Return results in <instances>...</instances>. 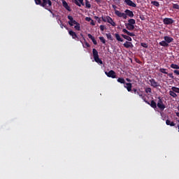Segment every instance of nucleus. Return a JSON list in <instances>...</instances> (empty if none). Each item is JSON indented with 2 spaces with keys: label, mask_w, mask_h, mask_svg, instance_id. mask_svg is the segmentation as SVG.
I'll return each instance as SVG.
<instances>
[{
  "label": "nucleus",
  "mask_w": 179,
  "mask_h": 179,
  "mask_svg": "<svg viewBox=\"0 0 179 179\" xmlns=\"http://www.w3.org/2000/svg\"><path fill=\"white\" fill-rule=\"evenodd\" d=\"M101 20H103V22H107V17L102 16Z\"/></svg>",
  "instance_id": "43"
},
{
  "label": "nucleus",
  "mask_w": 179,
  "mask_h": 179,
  "mask_svg": "<svg viewBox=\"0 0 179 179\" xmlns=\"http://www.w3.org/2000/svg\"><path fill=\"white\" fill-rule=\"evenodd\" d=\"M178 111H179V106H178Z\"/></svg>",
  "instance_id": "59"
},
{
  "label": "nucleus",
  "mask_w": 179,
  "mask_h": 179,
  "mask_svg": "<svg viewBox=\"0 0 179 179\" xmlns=\"http://www.w3.org/2000/svg\"><path fill=\"white\" fill-rule=\"evenodd\" d=\"M135 23H136V22L135 21V20H134V19H129V20H128L127 24H131V25L134 26V24H135Z\"/></svg>",
  "instance_id": "25"
},
{
  "label": "nucleus",
  "mask_w": 179,
  "mask_h": 179,
  "mask_svg": "<svg viewBox=\"0 0 179 179\" xmlns=\"http://www.w3.org/2000/svg\"><path fill=\"white\" fill-rule=\"evenodd\" d=\"M166 125H170V127H174L176 125L174 122H171L170 120H166Z\"/></svg>",
  "instance_id": "21"
},
{
  "label": "nucleus",
  "mask_w": 179,
  "mask_h": 179,
  "mask_svg": "<svg viewBox=\"0 0 179 179\" xmlns=\"http://www.w3.org/2000/svg\"><path fill=\"white\" fill-rule=\"evenodd\" d=\"M74 3H76V5H77V6H85V3L83 2V0H74Z\"/></svg>",
  "instance_id": "15"
},
{
  "label": "nucleus",
  "mask_w": 179,
  "mask_h": 179,
  "mask_svg": "<svg viewBox=\"0 0 179 179\" xmlns=\"http://www.w3.org/2000/svg\"><path fill=\"white\" fill-rule=\"evenodd\" d=\"M173 9H179V5L176 4V3H173Z\"/></svg>",
  "instance_id": "37"
},
{
  "label": "nucleus",
  "mask_w": 179,
  "mask_h": 179,
  "mask_svg": "<svg viewBox=\"0 0 179 179\" xmlns=\"http://www.w3.org/2000/svg\"><path fill=\"white\" fill-rule=\"evenodd\" d=\"M113 8L114 9H115V8H117V6H116L115 5H113Z\"/></svg>",
  "instance_id": "55"
},
{
  "label": "nucleus",
  "mask_w": 179,
  "mask_h": 179,
  "mask_svg": "<svg viewBox=\"0 0 179 179\" xmlns=\"http://www.w3.org/2000/svg\"><path fill=\"white\" fill-rule=\"evenodd\" d=\"M67 19L69 20L68 23L70 26H73V24H75L74 29L78 31H80V24L73 20V17H72V15H68Z\"/></svg>",
  "instance_id": "2"
},
{
  "label": "nucleus",
  "mask_w": 179,
  "mask_h": 179,
  "mask_svg": "<svg viewBox=\"0 0 179 179\" xmlns=\"http://www.w3.org/2000/svg\"><path fill=\"white\" fill-rule=\"evenodd\" d=\"M95 2H96L98 5H100V3H101V0H95Z\"/></svg>",
  "instance_id": "49"
},
{
  "label": "nucleus",
  "mask_w": 179,
  "mask_h": 179,
  "mask_svg": "<svg viewBox=\"0 0 179 179\" xmlns=\"http://www.w3.org/2000/svg\"><path fill=\"white\" fill-rule=\"evenodd\" d=\"M52 1H55V0H52Z\"/></svg>",
  "instance_id": "61"
},
{
  "label": "nucleus",
  "mask_w": 179,
  "mask_h": 179,
  "mask_svg": "<svg viewBox=\"0 0 179 179\" xmlns=\"http://www.w3.org/2000/svg\"><path fill=\"white\" fill-rule=\"evenodd\" d=\"M85 20L87 21V22H92V18L90 17H85Z\"/></svg>",
  "instance_id": "42"
},
{
  "label": "nucleus",
  "mask_w": 179,
  "mask_h": 179,
  "mask_svg": "<svg viewBox=\"0 0 179 179\" xmlns=\"http://www.w3.org/2000/svg\"><path fill=\"white\" fill-rule=\"evenodd\" d=\"M101 31H104L106 27L104 25H100L99 27Z\"/></svg>",
  "instance_id": "38"
},
{
  "label": "nucleus",
  "mask_w": 179,
  "mask_h": 179,
  "mask_svg": "<svg viewBox=\"0 0 179 179\" xmlns=\"http://www.w3.org/2000/svg\"><path fill=\"white\" fill-rule=\"evenodd\" d=\"M92 41L93 44H94V45H97V41H96V39L94 38H93L92 39Z\"/></svg>",
  "instance_id": "40"
},
{
  "label": "nucleus",
  "mask_w": 179,
  "mask_h": 179,
  "mask_svg": "<svg viewBox=\"0 0 179 179\" xmlns=\"http://www.w3.org/2000/svg\"><path fill=\"white\" fill-rule=\"evenodd\" d=\"M166 75H168L169 78H171V79H174V76H173V73H168Z\"/></svg>",
  "instance_id": "41"
},
{
  "label": "nucleus",
  "mask_w": 179,
  "mask_h": 179,
  "mask_svg": "<svg viewBox=\"0 0 179 179\" xmlns=\"http://www.w3.org/2000/svg\"><path fill=\"white\" fill-rule=\"evenodd\" d=\"M69 34L71 36L72 38H73L74 40H76V38H78V35L75 31L72 30L69 31Z\"/></svg>",
  "instance_id": "17"
},
{
  "label": "nucleus",
  "mask_w": 179,
  "mask_h": 179,
  "mask_svg": "<svg viewBox=\"0 0 179 179\" xmlns=\"http://www.w3.org/2000/svg\"><path fill=\"white\" fill-rule=\"evenodd\" d=\"M169 94L171 96V97H173V99H176V97H177V94H176V92H173V90L169 91Z\"/></svg>",
  "instance_id": "28"
},
{
  "label": "nucleus",
  "mask_w": 179,
  "mask_h": 179,
  "mask_svg": "<svg viewBox=\"0 0 179 179\" xmlns=\"http://www.w3.org/2000/svg\"><path fill=\"white\" fill-rule=\"evenodd\" d=\"M59 20L60 22V27H61V29H64V24H62V21L61 20H59Z\"/></svg>",
  "instance_id": "44"
},
{
  "label": "nucleus",
  "mask_w": 179,
  "mask_h": 179,
  "mask_svg": "<svg viewBox=\"0 0 179 179\" xmlns=\"http://www.w3.org/2000/svg\"><path fill=\"white\" fill-rule=\"evenodd\" d=\"M85 6L88 9H90V8H92V5L90 4V1L85 0Z\"/></svg>",
  "instance_id": "24"
},
{
  "label": "nucleus",
  "mask_w": 179,
  "mask_h": 179,
  "mask_svg": "<svg viewBox=\"0 0 179 179\" xmlns=\"http://www.w3.org/2000/svg\"><path fill=\"white\" fill-rule=\"evenodd\" d=\"M148 105L150 106V107H152V108H157V103H156L154 100H152L151 102L150 103V104H148Z\"/></svg>",
  "instance_id": "19"
},
{
  "label": "nucleus",
  "mask_w": 179,
  "mask_h": 179,
  "mask_svg": "<svg viewBox=\"0 0 179 179\" xmlns=\"http://www.w3.org/2000/svg\"><path fill=\"white\" fill-rule=\"evenodd\" d=\"M106 37L107 38H108V40H111V41L113 40V36H111V34H106Z\"/></svg>",
  "instance_id": "32"
},
{
  "label": "nucleus",
  "mask_w": 179,
  "mask_h": 179,
  "mask_svg": "<svg viewBox=\"0 0 179 179\" xmlns=\"http://www.w3.org/2000/svg\"><path fill=\"white\" fill-rule=\"evenodd\" d=\"M126 80H127V82H131V79H129V78H126Z\"/></svg>",
  "instance_id": "53"
},
{
  "label": "nucleus",
  "mask_w": 179,
  "mask_h": 179,
  "mask_svg": "<svg viewBox=\"0 0 179 179\" xmlns=\"http://www.w3.org/2000/svg\"><path fill=\"white\" fill-rule=\"evenodd\" d=\"M127 35H124V34H122V37H123V38H125Z\"/></svg>",
  "instance_id": "54"
},
{
  "label": "nucleus",
  "mask_w": 179,
  "mask_h": 179,
  "mask_svg": "<svg viewBox=\"0 0 179 179\" xmlns=\"http://www.w3.org/2000/svg\"><path fill=\"white\" fill-rule=\"evenodd\" d=\"M36 5H39L48 10L50 13H52V10H51V6H52V2L51 0H34Z\"/></svg>",
  "instance_id": "1"
},
{
  "label": "nucleus",
  "mask_w": 179,
  "mask_h": 179,
  "mask_svg": "<svg viewBox=\"0 0 179 179\" xmlns=\"http://www.w3.org/2000/svg\"><path fill=\"white\" fill-rule=\"evenodd\" d=\"M81 37H83V34H80Z\"/></svg>",
  "instance_id": "57"
},
{
  "label": "nucleus",
  "mask_w": 179,
  "mask_h": 179,
  "mask_svg": "<svg viewBox=\"0 0 179 179\" xmlns=\"http://www.w3.org/2000/svg\"><path fill=\"white\" fill-rule=\"evenodd\" d=\"M159 45L162 47H169V44L165 40L159 42Z\"/></svg>",
  "instance_id": "20"
},
{
  "label": "nucleus",
  "mask_w": 179,
  "mask_h": 179,
  "mask_svg": "<svg viewBox=\"0 0 179 179\" xmlns=\"http://www.w3.org/2000/svg\"><path fill=\"white\" fill-rule=\"evenodd\" d=\"M85 45L87 48H90V44H89V43L87 42H85Z\"/></svg>",
  "instance_id": "48"
},
{
  "label": "nucleus",
  "mask_w": 179,
  "mask_h": 179,
  "mask_svg": "<svg viewBox=\"0 0 179 179\" xmlns=\"http://www.w3.org/2000/svg\"><path fill=\"white\" fill-rule=\"evenodd\" d=\"M140 97L142 99V100H143V101H145V103H146V104H150V102L146 100V96H143V94H142V96Z\"/></svg>",
  "instance_id": "31"
},
{
  "label": "nucleus",
  "mask_w": 179,
  "mask_h": 179,
  "mask_svg": "<svg viewBox=\"0 0 179 179\" xmlns=\"http://www.w3.org/2000/svg\"><path fill=\"white\" fill-rule=\"evenodd\" d=\"M100 17H97V16H94V19L95 20H98Z\"/></svg>",
  "instance_id": "52"
},
{
  "label": "nucleus",
  "mask_w": 179,
  "mask_h": 179,
  "mask_svg": "<svg viewBox=\"0 0 179 179\" xmlns=\"http://www.w3.org/2000/svg\"><path fill=\"white\" fill-rule=\"evenodd\" d=\"M171 90H172V92H173L175 93H179V88L178 87H172Z\"/></svg>",
  "instance_id": "30"
},
{
  "label": "nucleus",
  "mask_w": 179,
  "mask_h": 179,
  "mask_svg": "<svg viewBox=\"0 0 179 179\" xmlns=\"http://www.w3.org/2000/svg\"><path fill=\"white\" fill-rule=\"evenodd\" d=\"M141 47H143L144 48H148V47H149L148 43H141Z\"/></svg>",
  "instance_id": "35"
},
{
  "label": "nucleus",
  "mask_w": 179,
  "mask_h": 179,
  "mask_svg": "<svg viewBox=\"0 0 179 179\" xmlns=\"http://www.w3.org/2000/svg\"><path fill=\"white\" fill-rule=\"evenodd\" d=\"M164 24H173L174 23V20L173 18H169V17H165L163 20Z\"/></svg>",
  "instance_id": "9"
},
{
  "label": "nucleus",
  "mask_w": 179,
  "mask_h": 179,
  "mask_svg": "<svg viewBox=\"0 0 179 179\" xmlns=\"http://www.w3.org/2000/svg\"><path fill=\"white\" fill-rule=\"evenodd\" d=\"M152 5H153L154 6H157V8H159V6H160V3H159L158 1H151Z\"/></svg>",
  "instance_id": "29"
},
{
  "label": "nucleus",
  "mask_w": 179,
  "mask_h": 179,
  "mask_svg": "<svg viewBox=\"0 0 179 179\" xmlns=\"http://www.w3.org/2000/svg\"><path fill=\"white\" fill-rule=\"evenodd\" d=\"M173 73H175L176 75H178L179 76V71L178 70H174L173 71Z\"/></svg>",
  "instance_id": "47"
},
{
  "label": "nucleus",
  "mask_w": 179,
  "mask_h": 179,
  "mask_svg": "<svg viewBox=\"0 0 179 179\" xmlns=\"http://www.w3.org/2000/svg\"><path fill=\"white\" fill-rule=\"evenodd\" d=\"M99 40L100 41H101L103 44H106V39L104 38V37L103 36L99 37Z\"/></svg>",
  "instance_id": "33"
},
{
  "label": "nucleus",
  "mask_w": 179,
  "mask_h": 179,
  "mask_svg": "<svg viewBox=\"0 0 179 179\" xmlns=\"http://www.w3.org/2000/svg\"><path fill=\"white\" fill-rule=\"evenodd\" d=\"M106 22L110 24H111V26H113V27L116 26L115 22H114L113 20V18H111V17L110 16H106Z\"/></svg>",
  "instance_id": "10"
},
{
  "label": "nucleus",
  "mask_w": 179,
  "mask_h": 179,
  "mask_svg": "<svg viewBox=\"0 0 179 179\" xmlns=\"http://www.w3.org/2000/svg\"><path fill=\"white\" fill-rule=\"evenodd\" d=\"M52 16H53V17H54L55 16V15H54V13H52Z\"/></svg>",
  "instance_id": "58"
},
{
  "label": "nucleus",
  "mask_w": 179,
  "mask_h": 179,
  "mask_svg": "<svg viewBox=\"0 0 179 179\" xmlns=\"http://www.w3.org/2000/svg\"><path fill=\"white\" fill-rule=\"evenodd\" d=\"M133 92H134V94H138L140 97L142 96V93L139 92L138 90L134 88Z\"/></svg>",
  "instance_id": "26"
},
{
  "label": "nucleus",
  "mask_w": 179,
  "mask_h": 179,
  "mask_svg": "<svg viewBox=\"0 0 179 179\" xmlns=\"http://www.w3.org/2000/svg\"><path fill=\"white\" fill-rule=\"evenodd\" d=\"M167 69H164V68H160L159 69V72L162 73H164L165 75H167L169 73L167 72Z\"/></svg>",
  "instance_id": "23"
},
{
  "label": "nucleus",
  "mask_w": 179,
  "mask_h": 179,
  "mask_svg": "<svg viewBox=\"0 0 179 179\" xmlns=\"http://www.w3.org/2000/svg\"><path fill=\"white\" fill-rule=\"evenodd\" d=\"M145 93H152V88L148 87L145 89Z\"/></svg>",
  "instance_id": "36"
},
{
  "label": "nucleus",
  "mask_w": 179,
  "mask_h": 179,
  "mask_svg": "<svg viewBox=\"0 0 179 179\" xmlns=\"http://www.w3.org/2000/svg\"><path fill=\"white\" fill-rule=\"evenodd\" d=\"M91 24L92 26H95L96 24V23H94V21L93 20L91 21Z\"/></svg>",
  "instance_id": "50"
},
{
  "label": "nucleus",
  "mask_w": 179,
  "mask_h": 179,
  "mask_svg": "<svg viewBox=\"0 0 179 179\" xmlns=\"http://www.w3.org/2000/svg\"><path fill=\"white\" fill-rule=\"evenodd\" d=\"M115 38L117 41H120L121 43H122V41H124V39H122V38H121V36H120V34H115Z\"/></svg>",
  "instance_id": "22"
},
{
  "label": "nucleus",
  "mask_w": 179,
  "mask_h": 179,
  "mask_svg": "<svg viewBox=\"0 0 179 179\" xmlns=\"http://www.w3.org/2000/svg\"><path fill=\"white\" fill-rule=\"evenodd\" d=\"M124 13L127 17L129 16V17H134V12L130 10L126 9Z\"/></svg>",
  "instance_id": "16"
},
{
  "label": "nucleus",
  "mask_w": 179,
  "mask_h": 179,
  "mask_svg": "<svg viewBox=\"0 0 179 179\" xmlns=\"http://www.w3.org/2000/svg\"><path fill=\"white\" fill-rule=\"evenodd\" d=\"M149 82L150 83V86H152V87L156 88L160 86V84H159V83H157L154 78H151L150 80H149Z\"/></svg>",
  "instance_id": "7"
},
{
  "label": "nucleus",
  "mask_w": 179,
  "mask_h": 179,
  "mask_svg": "<svg viewBox=\"0 0 179 179\" xmlns=\"http://www.w3.org/2000/svg\"><path fill=\"white\" fill-rule=\"evenodd\" d=\"M164 39L168 44H170V43H173V41H174V38L169 36H164Z\"/></svg>",
  "instance_id": "12"
},
{
  "label": "nucleus",
  "mask_w": 179,
  "mask_h": 179,
  "mask_svg": "<svg viewBox=\"0 0 179 179\" xmlns=\"http://www.w3.org/2000/svg\"><path fill=\"white\" fill-rule=\"evenodd\" d=\"M92 54L95 62H96L97 64H100L101 65H103V61L100 59V57H99V52L97 51V50L94 48L92 50Z\"/></svg>",
  "instance_id": "4"
},
{
  "label": "nucleus",
  "mask_w": 179,
  "mask_h": 179,
  "mask_svg": "<svg viewBox=\"0 0 179 179\" xmlns=\"http://www.w3.org/2000/svg\"><path fill=\"white\" fill-rule=\"evenodd\" d=\"M62 5L63 6L68 10L69 12H71V7L68 5V3L65 1V0H62Z\"/></svg>",
  "instance_id": "14"
},
{
  "label": "nucleus",
  "mask_w": 179,
  "mask_h": 179,
  "mask_svg": "<svg viewBox=\"0 0 179 179\" xmlns=\"http://www.w3.org/2000/svg\"><path fill=\"white\" fill-rule=\"evenodd\" d=\"M123 45L124 48H134V44L129 41H126Z\"/></svg>",
  "instance_id": "13"
},
{
  "label": "nucleus",
  "mask_w": 179,
  "mask_h": 179,
  "mask_svg": "<svg viewBox=\"0 0 179 179\" xmlns=\"http://www.w3.org/2000/svg\"><path fill=\"white\" fill-rule=\"evenodd\" d=\"M65 29H66V30H68V28L66 27V25H64V27Z\"/></svg>",
  "instance_id": "56"
},
{
  "label": "nucleus",
  "mask_w": 179,
  "mask_h": 179,
  "mask_svg": "<svg viewBox=\"0 0 179 179\" xmlns=\"http://www.w3.org/2000/svg\"><path fill=\"white\" fill-rule=\"evenodd\" d=\"M126 28L127 29V30H130L132 31L135 29V26L132 25L131 24H125Z\"/></svg>",
  "instance_id": "18"
},
{
  "label": "nucleus",
  "mask_w": 179,
  "mask_h": 179,
  "mask_svg": "<svg viewBox=\"0 0 179 179\" xmlns=\"http://www.w3.org/2000/svg\"><path fill=\"white\" fill-rule=\"evenodd\" d=\"M124 39H125V40H127V41H132V38H131V37L129 36H129H127V35H126V36H124Z\"/></svg>",
  "instance_id": "34"
},
{
  "label": "nucleus",
  "mask_w": 179,
  "mask_h": 179,
  "mask_svg": "<svg viewBox=\"0 0 179 179\" xmlns=\"http://www.w3.org/2000/svg\"><path fill=\"white\" fill-rule=\"evenodd\" d=\"M127 36H130V37H134L135 34L129 31Z\"/></svg>",
  "instance_id": "39"
},
{
  "label": "nucleus",
  "mask_w": 179,
  "mask_h": 179,
  "mask_svg": "<svg viewBox=\"0 0 179 179\" xmlns=\"http://www.w3.org/2000/svg\"><path fill=\"white\" fill-rule=\"evenodd\" d=\"M98 23H101V18H99V20H96Z\"/></svg>",
  "instance_id": "51"
},
{
  "label": "nucleus",
  "mask_w": 179,
  "mask_h": 179,
  "mask_svg": "<svg viewBox=\"0 0 179 179\" xmlns=\"http://www.w3.org/2000/svg\"><path fill=\"white\" fill-rule=\"evenodd\" d=\"M117 82L123 84L124 87L127 89V92H132V84L131 83H125V79H124V78H119L117 80Z\"/></svg>",
  "instance_id": "3"
},
{
  "label": "nucleus",
  "mask_w": 179,
  "mask_h": 179,
  "mask_svg": "<svg viewBox=\"0 0 179 179\" xmlns=\"http://www.w3.org/2000/svg\"><path fill=\"white\" fill-rule=\"evenodd\" d=\"M105 75H106L108 78H111L112 79L117 78V73L113 70H110L108 72L105 71Z\"/></svg>",
  "instance_id": "6"
},
{
  "label": "nucleus",
  "mask_w": 179,
  "mask_h": 179,
  "mask_svg": "<svg viewBox=\"0 0 179 179\" xmlns=\"http://www.w3.org/2000/svg\"><path fill=\"white\" fill-rule=\"evenodd\" d=\"M88 38H90V40L94 38V37L93 36H92V34H88Z\"/></svg>",
  "instance_id": "46"
},
{
  "label": "nucleus",
  "mask_w": 179,
  "mask_h": 179,
  "mask_svg": "<svg viewBox=\"0 0 179 179\" xmlns=\"http://www.w3.org/2000/svg\"><path fill=\"white\" fill-rule=\"evenodd\" d=\"M178 131H179V124H178Z\"/></svg>",
  "instance_id": "60"
},
{
  "label": "nucleus",
  "mask_w": 179,
  "mask_h": 179,
  "mask_svg": "<svg viewBox=\"0 0 179 179\" xmlns=\"http://www.w3.org/2000/svg\"><path fill=\"white\" fill-rule=\"evenodd\" d=\"M115 14L117 15L118 17H123V19H127V14L124 13H121L118 10H115Z\"/></svg>",
  "instance_id": "8"
},
{
  "label": "nucleus",
  "mask_w": 179,
  "mask_h": 179,
  "mask_svg": "<svg viewBox=\"0 0 179 179\" xmlns=\"http://www.w3.org/2000/svg\"><path fill=\"white\" fill-rule=\"evenodd\" d=\"M157 106L158 108L161 110V111H164V108H166V106L164 105V103H163V101L162 100V97L160 96L158 97V102L157 103Z\"/></svg>",
  "instance_id": "5"
},
{
  "label": "nucleus",
  "mask_w": 179,
  "mask_h": 179,
  "mask_svg": "<svg viewBox=\"0 0 179 179\" xmlns=\"http://www.w3.org/2000/svg\"><path fill=\"white\" fill-rule=\"evenodd\" d=\"M125 3L128 6H131L132 8H136V3H134L131 0H124Z\"/></svg>",
  "instance_id": "11"
},
{
  "label": "nucleus",
  "mask_w": 179,
  "mask_h": 179,
  "mask_svg": "<svg viewBox=\"0 0 179 179\" xmlns=\"http://www.w3.org/2000/svg\"><path fill=\"white\" fill-rule=\"evenodd\" d=\"M171 68H172V69H179V66L178 64H171Z\"/></svg>",
  "instance_id": "27"
},
{
  "label": "nucleus",
  "mask_w": 179,
  "mask_h": 179,
  "mask_svg": "<svg viewBox=\"0 0 179 179\" xmlns=\"http://www.w3.org/2000/svg\"><path fill=\"white\" fill-rule=\"evenodd\" d=\"M122 31H123V33H125L126 34H128V33L129 32V31L127 30V29H123Z\"/></svg>",
  "instance_id": "45"
}]
</instances>
